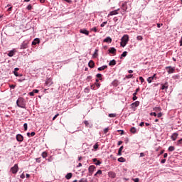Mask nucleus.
Listing matches in <instances>:
<instances>
[{"instance_id":"obj_37","label":"nucleus","mask_w":182,"mask_h":182,"mask_svg":"<svg viewBox=\"0 0 182 182\" xmlns=\"http://www.w3.org/2000/svg\"><path fill=\"white\" fill-rule=\"evenodd\" d=\"M132 77H133V74H129L128 75H126L127 79H132Z\"/></svg>"},{"instance_id":"obj_24","label":"nucleus","mask_w":182,"mask_h":182,"mask_svg":"<svg viewBox=\"0 0 182 182\" xmlns=\"http://www.w3.org/2000/svg\"><path fill=\"white\" fill-rule=\"evenodd\" d=\"M116 65V60H112L109 63V66H114Z\"/></svg>"},{"instance_id":"obj_18","label":"nucleus","mask_w":182,"mask_h":182,"mask_svg":"<svg viewBox=\"0 0 182 182\" xmlns=\"http://www.w3.org/2000/svg\"><path fill=\"white\" fill-rule=\"evenodd\" d=\"M84 124H85V127H89L90 129L92 128V126L88 121H84Z\"/></svg>"},{"instance_id":"obj_55","label":"nucleus","mask_w":182,"mask_h":182,"mask_svg":"<svg viewBox=\"0 0 182 182\" xmlns=\"http://www.w3.org/2000/svg\"><path fill=\"white\" fill-rule=\"evenodd\" d=\"M33 93H39V90H33Z\"/></svg>"},{"instance_id":"obj_61","label":"nucleus","mask_w":182,"mask_h":182,"mask_svg":"<svg viewBox=\"0 0 182 182\" xmlns=\"http://www.w3.org/2000/svg\"><path fill=\"white\" fill-rule=\"evenodd\" d=\"M134 182H139V178H136L135 179H134Z\"/></svg>"},{"instance_id":"obj_64","label":"nucleus","mask_w":182,"mask_h":182,"mask_svg":"<svg viewBox=\"0 0 182 182\" xmlns=\"http://www.w3.org/2000/svg\"><path fill=\"white\" fill-rule=\"evenodd\" d=\"M35 134H36V133H35L34 132H31V133L30 134V135H31V136H35Z\"/></svg>"},{"instance_id":"obj_40","label":"nucleus","mask_w":182,"mask_h":182,"mask_svg":"<svg viewBox=\"0 0 182 182\" xmlns=\"http://www.w3.org/2000/svg\"><path fill=\"white\" fill-rule=\"evenodd\" d=\"M93 148L95 149V150H97V149H99V144H95L93 146Z\"/></svg>"},{"instance_id":"obj_56","label":"nucleus","mask_w":182,"mask_h":182,"mask_svg":"<svg viewBox=\"0 0 182 182\" xmlns=\"http://www.w3.org/2000/svg\"><path fill=\"white\" fill-rule=\"evenodd\" d=\"M113 21H114V22H117V21H119V19L117 18V17H114L113 18Z\"/></svg>"},{"instance_id":"obj_3","label":"nucleus","mask_w":182,"mask_h":182,"mask_svg":"<svg viewBox=\"0 0 182 182\" xmlns=\"http://www.w3.org/2000/svg\"><path fill=\"white\" fill-rule=\"evenodd\" d=\"M165 69L167 70L168 75H171V73H174V72H176V68L174 67L168 66L166 67Z\"/></svg>"},{"instance_id":"obj_60","label":"nucleus","mask_w":182,"mask_h":182,"mask_svg":"<svg viewBox=\"0 0 182 182\" xmlns=\"http://www.w3.org/2000/svg\"><path fill=\"white\" fill-rule=\"evenodd\" d=\"M139 126L141 127H143V126H144V122H141L140 124H139Z\"/></svg>"},{"instance_id":"obj_26","label":"nucleus","mask_w":182,"mask_h":182,"mask_svg":"<svg viewBox=\"0 0 182 182\" xmlns=\"http://www.w3.org/2000/svg\"><path fill=\"white\" fill-rule=\"evenodd\" d=\"M39 42H41L39 41V38H36L34 39V41L32 42V45H36L37 43H39Z\"/></svg>"},{"instance_id":"obj_57","label":"nucleus","mask_w":182,"mask_h":182,"mask_svg":"<svg viewBox=\"0 0 182 182\" xmlns=\"http://www.w3.org/2000/svg\"><path fill=\"white\" fill-rule=\"evenodd\" d=\"M178 144H182V139L178 141Z\"/></svg>"},{"instance_id":"obj_51","label":"nucleus","mask_w":182,"mask_h":182,"mask_svg":"<svg viewBox=\"0 0 182 182\" xmlns=\"http://www.w3.org/2000/svg\"><path fill=\"white\" fill-rule=\"evenodd\" d=\"M140 92V88H136L135 92H134V93H136V96H137V92Z\"/></svg>"},{"instance_id":"obj_25","label":"nucleus","mask_w":182,"mask_h":182,"mask_svg":"<svg viewBox=\"0 0 182 182\" xmlns=\"http://www.w3.org/2000/svg\"><path fill=\"white\" fill-rule=\"evenodd\" d=\"M127 56V51H124L121 55L120 59H123V58H126Z\"/></svg>"},{"instance_id":"obj_44","label":"nucleus","mask_w":182,"mask_h":182,"mask_svg":"<svg viewBox=\"0 0 182 182\" xmlns=\"http://www.w3.org/2000/svg\"><path fill=\"white\" fill-rule=\"evenodd\" d=\"M109 117H116V114H109Z\"/></svg>"},{"instance_id":"obj_12","label":"nucleus","mask_w":182,"mask_h":182,"mask_svg":"<svg viewBox=\"0 0 182 182\" xmlns=\"http://www.w3.org/2000/svg\"><path fill=\"white\" fill-rule=\"evenodd\" d=\"M28 48V43L23 42L21 46H20V49H26Z\"/></svg>"},{"instance_id":"obj_2","label":"nucleus","mask_w":182,"mask_h":182,"mask_svg":"<svg viewBox=\"0 0 182 182\" xmlns=\"http://www.w3.org/2000/svg\"><path fill=\"white\" fill-rule=\"evenodd\" d=\"M121 46H122V48H124V46H126V45H127V43L129 42V36L128 35H124L122 39H121Z\"/></svg>"},{"instance_id":"obj_33","label":"nucleus","mask_w":182,"mask_h":182,"mask_svg":"<svg viewBox=\"0 0 182 182\" xmlns=\"http://www.w3.org/2000/svg\"><path fill=\"white\" fill-rule=\"evenodd\" d=\"M131 133H133V134H134V133H136V130L134 127H132L130 129Z\"/></svg>"},{"instance_id":"obj_11","label":"nucleus","mask_w":182,"mask_h":182,"mask_svg":"<svg viewBox=\"0 0 182 182\" xmlns=\"http://www.w3.org/2000/svg\"><path fill=\"white\" fill-rule=\"evenodd\" d=\"M109 53H112V55H116V48H114V47L111 48L110 49L108 50Z\"/></svg>"},{"instance_id":"obj_59","label":"nucleus","mask_w":182,"mask_h":182,"mask_svg":"<svg viewBox=\"0 0 182 182\" xmlns=\"http://www.w3.org/2000/svg\"><path fill=\"white\" fill-rule=\"evenodd\" d=\"M163 26V24L157 23V28H161Z\"/></svg>"},{"instance_id":"obj_35","label":"nucleus","mask_w":182,"mask_h":182,"mask_svg":"<svg viewBox=\"0 0 182 182\" xmlns=\"http://www.w3.org/2000/svg\"><path fill=\"white\" fill-rule=\"evenodd\" d=\"M96 77L100 79V80H102V74H100V73L97 74Z\"/></svg>"},{"instance_id":"obj_63","label":"nucleus","mask_w":182,"mask_h":182,"mask_svg":"<svg viewBox=\"0 0 182 182\" xmlns=\"http://www.w3.org/2000/svg\"><path fill=\"white\" fill-rule=\"evenodd\" d=\"M95 85H91V89H92V90H95Z\"/></svg>"},{"instance_id":"obj_9","label":"nucleus","mask_w":182,"mask_h":182,"mask_svg":"<svg viewBox=\"0 0 182 182\" xmlns=\"http://www.w3.org/2000/svg\"><path fill=\"white\" fill-rule=\"evenodd\" d=\"M108 176H109V177H110V178H114L116 177V173H114L113 171H109L108 173Z\"/></svg>"},{"instance_id":"obj_42","label":"nucleus","mask_w":182,"mask_h":182,"mask_svg":"<svg viewBox=\"0 0 182 182\" xmlns=\"http://www.w3.org/2000/svg\"><path fill=\"white\" fill-rule=\"evenodd\" d=\"M107 21H104L101 25V28H103L105 26V25H107Z\"/></svg>"},{"instance_id":"obj_45","label":"nucleus","mask_w":182,"mask_h":182,"mask_svg":"<svg viewBox=\"0 0 182 182\" xmlns=\"http://www.w3.org/2000/svg\"><path fill=\"white\" fill-rule=\"evenodd\" d=\"M27 9H28V11H31V9H32V5L29 4V5L27 6Z\"/></svg>"},{"instance_id":"obj_53","label":"nucleus","mask_w":182,"mask_h":182,"mask_svg":"<svg viewBox=\"0 0 182 182\" xmlns=\"http://www.w3.org/2000/svg\"><path fill=\"white\" fill-rule=\"evenodd\" d=\"M14 73L15 76H16V77L19 76V74L18 73L17 71H14Z\"/></svg>"},{"instance_id":"obj_10","label":"nucleus","mask_w":182,"mask_h":182,"mask_svg":"<svg viewBox=\"0 0 182 182\" xmlns=\"http://www.w3.org/2000/svg\"><path fill=\"white\" fill-rule=\"evenodd\" d=\"M88 66L89 68H90L91 69H93V68H95V61L94 60H90V62L88 63Z\"/></svg>"},{"instance_id":"obj_4","label":"nucleus","mask_w":182,"mask_h":182,"mask_svg":"<svg viewBox=\"0 0 182 182\" xmlns=\"http://www.w3.org/2000/svg\"><path fill=\"white\" fill-rule=\"evenodd\" d=\"M11 171L13 174H16L18 173V164H15L11 168Z\"/></svg>"},{"instance_id":"obj_49","label":"nucleus","mask_w":182,"mask_h":182,"mask_svg":"<svg viewBox=\"0 0 182 182\" xmlns=\"http://www.w3.org/2000/svg\"><path fill=\"white\" fill-rule=\"evenodd\" d=\"M95 164H96V166H100V164H102V162H100V161H97Z\"/></svg>"},{"instance_id":"obj_30","label":"nucleus","mask_w":182,"mask_h":182,"mask_svg":"<svg viewBox=\"0 0 182 182\" xmlns=\"http://www.w3.org/2000/svg\"><path fill=\"white\" fill-rule=\"evenodd\" d=\"M168 151H174L176 150V148L173 146H171L168 149Z\"/></svg>"},{"instance_id":"obj_15","label":"nucleus","mask_w":182,"mask_h":182,"mask_svg":"<svg viewBox=\"0 0 182 182\" xmlns=\"http://www.w3.org/2000/svg\"><path fill=\"white\" fill-rule=\"evenodd\" d=\"M117 10H114L112 11H110L109 14H108V16H113V15H117Z\"/></svg>"},{"instance_id":"obj_32","label":"nucleus","mask_w":182,"mask_h":182,"mask_svg":"<svg viewBox=\"0 0 182 182\" xmlns=\"http://www.w3.org/2000/svg\"><path fill=\"white\" fill-rule=\"evenodd\" d=\"M95 176H102V170H98Z\"/></svg>"},{"instance_id":"obj_31","label":"nucleus","mask_w":182,"mask_h":182,"mask_svg":"<svg viewBox=\"0 0 182 182\" xmlns=\"http://www.w3.org/2000/svg\"><path fill=\"white\" fill-rule=\"evenodd\" d=\"M42 157H43V159H46V157H48V153H46V152H43L42 153Z\"/></svg>"},{"instance_id":"obj_27","label":"nucleus","mask_w":182,"mask_h":182,"mask_svg":"<svg viewBox=\"0 0 182 182\" xmlns=\"http://www.w3.org/2000/svg\"><path fill=\"white\" fill-rule=\"evenodd\" d=\"M105 69H107V65H103L102 67L98 68V70L100 71L105 70Z\"/></svg>"},{"instance_id":"obj_43","label":"nucleus","mask_w":182,"mask_h":182,"mask_svg":"<svg viewBox=\"0 0 182 182\" xmlns=\"http://www.w3.org/2000/svg\"><path fill=\"white\" fill-rule=\"evenodd\" d=\"M108 132H109V127L105 128V129H104V133H105V134H107Z\"/></svg>"},{"instance_id":"obj_5","label":"nucleus","mask_w":182,"mask_h":182,"mask_svg":"<svg viewBox=\"0 0 182 182\" xmlns=\"http://www.w3.org/2000/svg\"><path fill=\"white\" fill-rule=\"evenodd\" d=\"M95 168L96 167L94 165H91L89 166L88 171L90 173V176H92L93 174Z\"/></svg>"},{"instance_id":"obj_52","label":"nucleus","mask_w":182,"mask_h":182,"mask_svg":"<svg viewBox=\"0 0 182 182\" xmlns=\"http://www.w3.org/2000/svg\"><path fill=\"white\" fill-rule=\"evenodd\" d=\"M58 116H59V114H55L53 118V120H56V118L58 117Z\"/></svg>"},{"instance_id":"obj_13","label":"nucleus","mask_w":182,"mask_h":182,"mask_svg":"<svg viewBox=\"0 0 182 182\" xmlns=\"http://www.w3.org/2000/svg\"><path fill=\"white\" fill-rule=\"evenodd\" d=\"M80 33L87 35V36H89V32L86 29H80Z\"/></svg>"},{"instance_id":"obj_22","label":"nucleus","mask_w":182,"mask_h":182,"mask_svg":"<svg viewBox=\"0 0 182 182\" xmlns=\"http://www.w3.org/2000/svg\"><path fill=\"white\" fill-rule=\"evenodd\" d=\"M72 176H73L72 173H68L65 176V178H66L67 180H70V178H72Z\"/></svg>"},{"instance_id":"obj_1","label":"nucleus","mask_w":182,"mask_h":182,"mask_svg":"<svg viewBox=\"0 0 182 182\" xmlns=\"http://www.w3.org/2000/svg\"><path fill=\"white\" fill-rule=\"evenodd\" d=\"M16 105L21 109H26V102L23 97H19L16 101Z\"/></svg>"},{"instance_id":"obj_50","label":"nucleus","mask_w":182,"mask_h":182,"mask_svg":"<svg viewBox=\"0 0 182 182\" xmlns=\"http://www.w3.org/2000/svg\"><path fill=\"white\" fill-rule=\"evenodd\" d=\"M139 80L143 83L144 82V78H143V77H139Z\"/></svg>"},{"instance_id":"obj_16","label":"nucleus","mask_w":182,"mask_h":182,"mask_svg":"<svg viewBox=\"0 0 182 182\" xmlns=\"http://www.w3.org/2000/svg\"><path fill=\"white\" fill-rule=\"evenodd\" d=\"M52 83H53V82H52V80L50 78H49L48 80H47L46 81V86H50L52 85Z\"/></svg>"},{"instance_id":"obj_29","label":"nucleus","mask_w":182,"mask_h":182,"mask_svg":"<svg viewBox=\"0 0 182 182\" xmlns=\"http://www.w3.org/2000/svg\"><path fill=\"white\" fill-rule=\"evenodd\" d=\"M154 110L155 112H156V113H157V112H160V111L161 110V107H156L154 108Z\"/></svg>"},{"instance_id":"obj_41","label":"nucleus","mask_w":182,"mask_h":182,"mask_svg":"<svg viewBox=\"0 0 182 182\" xmlns=\"http://www.w3.org/2000/svg\"><path fill=\"white\" fill-rule=\"evenodd\" d=\"M133 100H137V96H136V93L133 94V97H132Z\"/></svg>"},{"instance_id":"obj_28","label":"nucleus","mask_w":182,"mask_h":182,"mask_svg":"<svg viewBox=\"0 0 182 182\" xmlns=\"http://www.w3.org/2000/svg\"><path fill=\"white\" fill-rule=\"evenodd\" d=\"M118 161H119V163H124V161H126V159L120 157L118 159Z\"/></svg>"},{"instance_id":"obj_7","label":"nucleus","mask_w":182,"mask_h":182,"mask_svg":"<svg viewBox=\"0 0 182 182\" xmlns=\"http://www.w3.org/2000/svg\"><path fill=\"white\" fill-rule=\"evenodd\" d=\"M16 139L17 141H23V136H22L21 134H17Z\"/></svg>"},{"instance_id":"obj_38","label":"nucleus","mask_w":182,"mask_h":182,"mask_svg":"<svg viewBox=\"0 0 182 182\" xmlns=\"http://www.w3.org/2000/svg\"><path fill=\"white\" fill-rule=\"evenodd\" d=\"M90 31L92 32H97V28L93 27L92 28L90 29Z\"/></svg>"},{"instance_id":"obj_20","label":"nucleus","mask_w":182,"mask_h":182,"mask_svg":"<svg viewBox=\"0 0 182 182\" xmlns=\"http://www.w3.org/2000/svg\"><path fill=\"white\" fill-rule=\"evenodd\" d=\"M14 55H15V50H12L11 51H9V53H8V56H9L10 58H12V56H14Z\"/></svg>"},{"instance_id":"obj_23","label":"nucleus","mask_w":182,"mask_h":182,"mask_svg":"<svg viewBox=\"0 0 182 182\" xmlns=\"http://www.w3.org/2000/svg\"><path fill=\"white\" fill-rule=\"evenodd\" d=\"M122 8L123 11H127V4L126 3L122 4Z\"/></svg>"},{"instance_id":"obj_34","label":"nucleus","mask_w":182,"mask_h":182,"mask_svg":"<svg viewBox=\"0 0 182 182\" xmlns=\"http://www.w3.org/2000/svg\"><path fill=\"white\" fill-rule=\"evenodd\" d=\"M79 182H87V178H82L79 181Z\"/></svg>"},{"instance_id":"obj_17","label":"nucleus","mask_w":182,"mask_h":182,"mask_svg":"<svg viewBox=\"0 0 182 182\" xmlns=\"http://www.w3.org/2000/svg\"><path fill=\"white\" fill-rule=\"evenodd\" d=\"M139 105H140V102L136 101L135 102L132 103L131 106H132V107H137Z\"/></svg>"},{"instance_id":"obj_36","label":"nucleus","mask_w":182,"mask_h":182,"mask_svg":"<svg viewBox=\"0 0 182 182\" xmlns=\"http://www.w3.org/2000/svg\"><path fill=\"white\" fill-rule=\"evenodd\" d=\"M24 131L26 132L28 130V124L25 123L23 124Z\"/></svg>"},{"instance_id":"obj_48","label":"nucleus","mask_w":182,"mask_h":182,"mask_svg":"<svg viewBox=\"0 0 182 182\" xmlns=\"http://www.w3.org/2000/svg\"><path fill=\"white\" fill-rule=\"evenodd\" d=\"M95 86H96L97 87H100V83H99V82H95Z\"/></svg>"},{"instance_id":"obj_47","label":"nucleus","mask_w":182,"mask_h":182,"mask_svg":"<svg viewBox=\"0 0 182 182\" xmlns=\"http://www.w3.org/2000/svg\"><path fill=\"white\" fill-rule=\"evenodd\" d=\"M150 115L151 116H154L156 117V116H157V114L156 112H151Z\"/></svg>"},{"instance_id":"obj_8","label":"nucleus","mask_w":182,"mask_h":182,"mask_svg":"<svg viewBox=\"0 0 182 182\" xmlns=\"http://www.w3.org/2000/svg\"><path fill=\"white\" fill-rule=\"evenodd\" d=\"M178 136V134L177 133H173L172 136H171V139L173 141H176L177 140V137Z\"/></svg>"},{"instance_id":"obj_39","label":"nucleus","mask_w":182,"mask_h":182,"mask_svg":"<svg viewBox=\"0 0 182 182\" xmlns=\"http://www.w3.org/2000/svg\"><path fill=\"white\" fill-rule=\"evenodd\" d=\"M136 39H137L138 41H143V36H138L136 37Z\"/></svg>"},{"instance_id":"obj_46","label":"nucleus","mask_w":182,"mask_h":182,"mask_svg":"<svg viewBox=\"0 0 182 182\" xmlns=\"http://www.w3.org/2000/svg\"><path fill=\"white\" fill-rule=\"evenodd\" d=\"M156 116H157V117L160 118V117H161V116H163V113L159 112V113H158V114H156Z\"/></svg>"},{"instance_id":"obj_14","label":"nucleus","mask_w":182,"mask_h":182,"mask_svg":"<svg viewBox=\"0 0 182 182\" xmlns=\"http://www.w3.org/2000/svg\"><path fill=\"white\" fill-rule=\"evenodd\" d=\"M154 77H156V74H154L152 77H148L147 82L149 83H151V82H153V80H154Z\"/></svg>"},{"instance_id":"obj_6","label":"nucleus","mask_w":182,"mask_h":182,"mask_svg":"<svg viewBox=\"0 0 182 182\" xmlns=\"http://www.w3.org/2000/svg\"><path fill=\"white\" fill-rule=\"evenodd\" d=\"M161 90H167L168 89V82H166L164 85H161Z\"/></svg>"},{"instance_id":"obj_58","label":"nucleus","mask_w":182,"mask_h":182,"mask_svg":"<svg viewBox=\"0 0 182 182\" xmlns=\"http://www.w3.org/2000/svg\"><path fill=\"white\" fill-rule=\"evenodd\" d=\"M145 154L144 153L141 152L140 153V157H144Z\"/></svg>"},{"instance_id":"obj_62","label":"nucleus","mask_w":182,"mask_h":182,"mask_svg":"<svg viewBox=\"0 0 182 182\" xmlns=\"http://www.w3.org/2000/svg\"><path fill=\"white\" fill-rule=\"evenodd\" d=\"M161 163L162 164H164V163H166V159H162V160L161 161Z\"/></svg>"},{"instance_id":"obj_54","label":"nucleus","mask_w":182,"mask_h":182,"mask_svg":"<svg viewBox=\"0 0 182 182\" xmlns=\"http://www.w3.org/2000/svg\"><path fill=\"white\" fill-rule=\"evenodd\" d=\"M30 96H35V93L33 92H29Z\"/></svg>"},{"instance_id":"obj_19","label":"nucleus","mask_w":182,"mask_h":182,"mask_svg":"<svg viewBox=\"0 0 182 182\" xmlns=\"http://www.w3.org/2000/svg\"><path fill=\"white\" fill-rule=\"evenodd\" d=\"M104 42H107L108 43H112V38L107 37L105 39H104Z\"/></svg>"},{"instance_id":"obj_21","label":"nucleus","mask_w":182,"mask_h":182,"mask_svg":"<svg viewBox=\"0 0 182 182\" xmlns=\"http://www.w3.org/2000/svg\"><path fill=\"white\" fill-rule=\"evenodd\" d=\"M123 149H124L123 146H120V148L118 150V154H117L118 156H122V151H123Z\"/></svg>"}]
</instances>
